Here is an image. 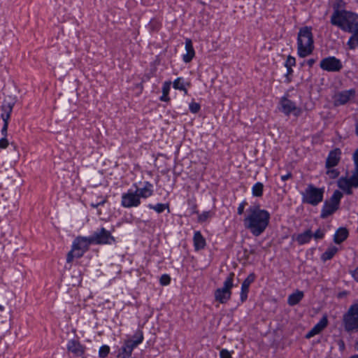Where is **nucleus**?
<instances>
[{
	"label": "nucleus",
	"instance_id": "f257e3e1",
	"mask_svg": "<svg viewBox=\"0 0 358 358\" xmlns=\"http://www.w3.org/2000/svg\"><path fill=\"white\" fill-rule=\"evenodd\" d=\"M331 23L344 31L354 33L348 43L350 49L358 45V15L336 8L331 15Z\"/></svg>",
	"mask_w": 358,
	"mask_h": 358
},
{
	"label": "nucleus",
	"instance_id": "f03ea898",
	"mask_svg": "<svg viewBox=\"0 0 358 358\" xmlns=\"http://www.w3.org/2000/svg\"><path fill=\"white\" fill-rule=\"evenodd\" d=\"M270 213L266 210L261 209L259 205H255L247 210L243 223L245 229L252 234L259 236L268 227Z\"/></svg>",
	"mask_w": 358,
	"mask_h": 358
},
{
	"label": "nucleus",
	"instance_id": "7ed1b4c3",
	"mask_svg": "<svg viewBox=\"0 0 358 358\" xmlns=\"http://www.w3.org/2000/svg\"><path fill=\"white\" fill-rule=\"evenodd\" d=\"M298 55L305 57L310 55L313 50V38L311 28L305 27L300 29L298 38Z\"/></svg>",
	"mask_w": 358,
	"mask_h": 358
},
{
	"label": "nucleus",
	"instance_id": "20e7f679",
	"mask_svg": "<svg viewBox=\"0 0 358 358\" xmlns=\"http://www.w3.org/2000/svg\"><path fill=\"white\" fill-rule=\"evenodd\" d=\"M324 189L315 187L313 185H308L306 189L301 193L302 201L312 206H317L323 199Z\"/></svg>",
	"mask_w": 358,
	"mask_h": 358
},
{
	"label": "nucleus",
	"instance_id": "39448f33",
	"mask_svg": "<svg viewBox=\"0 0 358 358\" xmlns=\"http://www.w3.org/2000/svg\"><path fill=\"white\" fill-rule=\"evenodd\" d=\"M343 196V194L338 191L336 190L331 197L327 200L324 202L323 206L321 217L327 218L329 215H332L335 211H336L339 206L340 200Z\"/></svg>",
	"mask_w": 358,
	"mask_h": 358
},
{
	"label": "nucleus",
	"instance_id": "423d86ee",
	"mask_svg": "<svg viewBox=\"0 0 358 358\" xmlns=\"http://www.w3.org/2000/svg\"><path fill=\"white\" fill-rule=\"evenodd\" d=\"M234 273H231L224 282V287L218 288L215 292V299L221 303H227L231 298V289L233 287Z\"/></svg>",
	"mask_w": 358,
	"mask_h": 358
},
{
	"label": "nucleus",
	"instance_id": "0eeeda50",
	"mask_svg": "<svg viewBox=\"0 0 358 358\" xmlns=\"http://www.w3.org/2000/svg\"><path fill=\"white\" fill-rule=\"evenodd\" d=\"M347 331H358V304L352 305L343 317Z\"/></svg>",
	"mask_w": 358,
	"mask_h": 358
},
{
	"label": "nucleus",
	"instance_id": "6e6552de",
	"mask_svg": "<svg viewBox=\"0 0 358 358\" xmlns=\"http://www.w3.org/2000/svg\"><path fill=\"white\" fill-rule=\"evenodd\" d=\"M356 164V172L350 178H341L338 180V186L348 194H352V187H358V162Z\"/></svg>",
	"mask_w": 358,
	"mask_h": 358
},
{
	"label": "nucleus",
	"instance_id": "1a4fd4ad",
	"mask_svg": "<svg viewBox=\"0 0 358 358\" xmlns=\"http://www.w3.org/2000/svg\"><path fill=\"white\" fill-rule=\"evenodd\" d=\"M320 66L322 69L332 72L339 71L343 67L341 62L334 57L322 59Z\"/></svg>",
	"mask_w": 358,
	"mask_h": 358
},
{
	"label": "nucleus",
	"instance_id": "9d476101",
	"mask_svg": "<svg viewBox=\"0 0 358 358\" xmlns=\"http://www.w3.org/2000/svg\"><path fill=\"white\" fill-rule=\"evenodd\" d=\"M90 238L92 243L96 244H110L115 241V238L110 232L104 228H101L99 231L95 232Z\"/></svg>",
	"mask_w": 358,
	"mask_h": 358
},
{
	"label": "nucleus",
	"instance_id": "9b49d317",
	"mask_svg": "<svg viewBox=\"0 0 358 358\" xmlns=\"http://www.w3.org/2000/svg\"><path fill=\"white\" fill-rule=\"evenodd\" d=\"M282 111L286 115L292 114L295 117H298L301 113V109L296 106L291 100L286 97L282 98L280 101Z\"/></svg>",
	"mask_w": 358,
	"mask_h": 358
},
{
	"label": "nucleus",
	"instance_id": "f8f14e48",
	"mask_svg": "<svg viewBox=\"0 0 358 358\" xmlns=\"http://www.w3.org/2000/svg\"><path fill=\"white\" fill-rule=\"evenodd\" d=\"M140 204V199L136 193L129 192L123 194L122 205L125 208L137 206Z\"/></svg>",
	"mask_w": 358,
	"mask_h": 358
},
{
	"label": "nucleus",
	"instance_id": "ddd939ff",
	"mask_svg": "<svg viewBox=\"0 0 358 358\" xmlns=\"http://www.w3.org/2000/svg\"><path fill=\"white\" fill-rule=\"evenodd\" d=\"M341 151L339 148L331 150L326 160V168L330 169L336 166L340 162Z\"/></svg>",
	"mask_w": 358,
	"mask_h": 358
},
{
	"label": "nucleus",
	"instance_id": "4468645a",
	"mask_svg": "<svg viewBox=\"0 0 358 358\" xmlns=\"http://www.w3.org/2000/svg\"><path fill=\"white\" fill-rule=\"evenodd\" d=\"M355 95L352 90L344 91L334 95V103L335 106L343 105L346 103Z\"/></svg>",
	"mask_w": 358,
	"mask_h": 358
},
{
	"label": "nucleus",
	"instance_id": "2eb2a0df",
	"mask_svg": "<svg viewBox=\"0 0 358 358\" xmlns=\"http://www.w3.org/2000/svg\"><path fill=\"white\" fill-rule=\"evenodd\" d=\"M93 243L91 238L78 237L73 244V248L76 250H83L85 252L88 250L89 245Z\"/></svg>",
	"mask_w": 358,
	"mask_h": 358
},
{
	"label": "nucleus",
	"instance_id": "dca6fc26",
	"mask_svg": "<svg viewBox=\"0 0 358 358\" xmlns=\"http://www.w3.org/2000/svg\"><path fill=\"white\" fill-rule=\"evenodd\" d=\"M143 340V332L140 330L136 331V333L134 335L133 339L128 338L124 341V343L129 348V350L132 352L134 348H135L138 345L142 343Z\"/></svg>",
	"mask_w": 358,
	"mask_h": 358
},
{
	"label": "nucleus",
	"instance_id": "f3484780",
	"mask_svg": "<svg viewBox=\"0 0 358 358\" xmlns=\"http://www.w3.org/2000/svg\"><path fill=\"white\" fill-rule=\"evenodd\" d=\"M327 317H323L320 321L306 335V338H310L320 333L327 325Z\"/></svg>",
	"mask_w": 358,
	"mask_h": 358
},
{
	"label": "nucleus",
	"instance_id": "a211bd4d",
	"mask_svg": "<svg viewBox=\"0 0 358 358\" xmlns=\"http://www.w3.org/2000/svg\"><path fill=\"white\" fill-rule=\"evenodd\" d=\"M185 50L187 53L182 56V59L185 63H189L195 56L192 40L187 38L185 41Z\"/></svg>",
	"mask_w": 358,
	"mask_h": 358
},
{
	"label": "nucleus",
	"instance_id": "6ab92c4d",
	"mask_svg": "<svg viewBox=\"0 0 358 358\" xmlns=\"http://www.w3.org/2000/svg\"><path fill=\"white\" fill-rule=\"evenodd\" d=\"M303 292L296 290L295 292L289 296L287 303L291 306H295L301 301V300L303 298Z\"/></svg>",
	"mask_w": 358,
	"mask_h": 358
},
{
	"label": "nucleus",
	"instance_id": "aec40b11",
	"mask_svg": "<svg viewBox=\"0 0 358 358\" xmlns=\"http://www.w3.org/2000/svg\"><path fill=\"white\" fill-rule=\"evenodd\" d=\"M194 245L196 250H199L206 246V240L200 231H196L194 235Z\"/></svg>",
	"mask_w": 358,
	"mask_h": 358
},
{
	"label": "nucleus",
	"instance_id": "412c9836",
	"mask_svg": "<svg viewBox=\"0 0 358 358\" xmlns=\"http://www.w3.org/2000/svg\"><path fill=\"white\" fill-rule=\"evenodd\" d=\"M348 236V231L346 228L341 227L339 228L334 237V241L336 243L339 244L344 241Z\"/></svg>",
	"mask_w": 358,
	"mask_h": 358
},
{
	"label": "nucleus",
	"instance_id": "4be33fe9",
	"mask_svg": "<svg viewBox=\"0 0 358 358\" xmlns=\"http://www.w3.org/2000/svg\"><path fill=\"white\" fill-rule=\"evenodd\" d=\"M313 237V233L311 230L308 229L302 234H299L296 240L299 243V245H303L306 243H308L311 238Z\"/></svg>",
	"mask_w": 358,
	"mask_h": 358
},
{
	"label": "nucleus",
	"instance_id": "5701e85b",
	"mask_svg": "<svg viewBox=\"0 0 358 358\" xmlns=\"http://www.w3.org/2000/svg\"><path fill=\"white\" fill-rule=\"evenodd\" d=\"M69 351L77 355H81L83 353V348L82 345L76 341H71L69 342L68 347Z\"/></svg>",
	"mask_w": 358,
	"mask_h": 358
},
{
	"label": "nucleus",
	"instance_id": "b1692460",
	"mask_svg": "<svg viewBox=\"0 0 358 358\" xmlns=\"http://www.w3.org/2000/svg\"><path fill=\"white\" fill-rule=\"evenodd\" d=\"M151 186L152 185L150 183L147 182V185L144 188L137 189L135 193L138 195L139 199L140 197L147 198L152 194V190L150 188Z\"/></svg>",
	"mask_w": 358,
	"mask_h": 358
},
{
	"label": "nucleus",
	"instance_id": "393cba45",
	"mask_svg": "<svg viewBox=\"0 0 358 358\" xmlns=\"http://www.w3.org/2000/svg\"><path fill=\"white\" fill-rule=\"evenodd\" d=\"M13 106L14 102H10L8 103L7 105L2 106V110L3 111V113L1 115V117L3 120H6V121H8L10 117V113L12 112Z\"/></svg>",
	"mask_w": 358,
	"mask_h": 358
},
{
	"label": "nucleus",
	"instance_id": "a878e982",
	"mask_svg": "<svg viewBox=\"0 0 358 358\" xmlns=\"http://www.w3.org/2000/svg\"><path fill=\"white\" fill-rule=\"evenodd\" d=\"M171 81H166L164 83L162 87V96L160 97V100L162 101L168 102L170 100V98L169 97V92L171 88Z\"/></svg>",
	"mask_w": 358,
	"mask_h": 358
},
{
	"label": "nucleus",
	"instance_id": "bb28decb",
	"mask_svg": "<svg viewBox=\"0 0 358 358\" xmlns=\"http://www.w3.org/2000/svg\"><path fill=\"white\" fill-rule=\"evenodd\" d=\"M338 249L336 246H331L322 255V259L327 261L331 259L335 254L338 252Z\"/></svg>",
	"mask_w": 358,
	"mask_h": 358
},
{
	"label": "nucleus",
	"instance_id": "cd10ccee",
	"mask_svg": "<svg viewBox=\"0 0 358 358\" xmlns=\"http://www.w3.org/2000/svg\"><path fill=\"white\" fill-rule=\"evenodd\" d=\"M264 185L262 182H257L252 189V194L255 196H262L263 194Z\"/></svg>",
	"mask_w": 358,
	"mask_h": 358
},
{
	"label": "nucleus",
	"instance_id": "c85d7f7f",
	"mask_svg": "<svg viewBox=\"0 0 358 358\" xmlns=\"http://www.w3.org/2000/svg\"><path fill=\"white\" fill-rule=\"evenodd\" d=\"M131 352L129 348L124 343L123 346L121 348L117 357L129 358L131 355Z\"/></svg>",
	"mask_w": 358,
	"mask_h": 358
},
{
	"label": "nucleus",
	"instance_id": "c756f323",
	"mask_svg": "<svg viewBox=\"0 0 358 358\" xmlns=\"http://www.w3.org/2000/svg\"><path fill=\"white\" fill-rule=\"evenodd\" d=\"M255 275L254 273H250L247 278L243 282L241 289L248 291L250 284L255 280Z\"/></svg>",
	"mask_w": 358,
	"mask_h": 358
},
{
	"label": "nucleus",
	"instance_id": "7c9ffc66",
	"mask_svg": "<svg viewBox=\"0 0 358 358\" xmlns=\"http://www.w3.org/2000/svg\"><path fill=\"white\" fill-rule=\"evenodd\" d=\"M150 208L154 209L158 213L163 212L165 209H167L169 212V204L158 203L156 206L150 205Z\"/></svg>",
	"mask_w": 358,
	"mask_h": 358
},
{
	"label": "nucleus",
	"instance_id": "2f4dec72",
	"mask_svg": "<svg viewBox=\"0 0 358 358\" xmlns=\"http://www.w3.org/2000/svg\"><path fill=\"white\" fill-rule=\"evenodd\" d=\"M110 352L109 346L104 345H102L99 350V357L100 358H106Z\"/></svg>",
	"mask_w": 358,
	"mask_h": 358
},
{
	"label": "nucleus",
	"instance_id": "473e14b6",
	"mask_svg": "<svg viewBox=\"0 0 358 358\" xmlns=\"http://www.w3.org/2000/svg\"><path fill=\"white\" fill-rule=\"evenodd\" d=\"M201 106L199 103L196 102H192L189 104V110L193 113H196L200 110Z\"/></svg>",
	"mask_w": 358,
	"mask_h": 358
},
{
	"label": "nucleus",
	"instance_id": "72a5a7b5",
	"mask_svg": "<svg viewBox=\"0 0 358 358\" xmlns=\"http://www.w3.org/2000/svg\"><path fill=\"white\" fill-rule=\"evenodd\" d=\"M327 174L329 176L330 178H336L338 176L339 172L336 169H327Z\"/></svg>",
	"mask_w": 358,
	"mask_h": 358
},
{
	"label": "nucleus",
	"instance_id": "f704fd0d",
	"mask_svg": "<svg viewBox=\"0 0 358 358\" xmlns=\"http://www.w3.org/2000/svg\"><path fill=\"white\" fill-rule=\"evenodd\" d=\"M182 78H178L176 79L173 83V88L176 90H180L182 89V86L184 85L183 83H181Z\"/></svg>",
	"mask_w": 358,
	"mask_h": 358
},
{
	"label": "nucleus",
	"instance_id": "c9c22d12",
	"mask_svg": "<svg viewBox=\"0 0 358 358\" xmlns=\"http://www.w3.org/2000/svg\"><path fill=\"white\" fill-rule=\"evenodd\" d=\"M171 278L169 275L164 274L160 278V283L162 285H167L170 283Z\"/></svg>",
	"mask_w": 358,
	"mask_h": 358
},
{
	"label": "nucleus",
	"instance_id": "e433bc0d",
	"mask_svg": "<svg viewBox=\"0 0 358 358\" xmlns=\"http://www.w3.org/2000/svg\"><path fill=\"white\" fill-rule=\"evenodd\" d=\"M210 217V212H203L202 214H201L198 217V221L199 222H205L208 217Z\"/></svg>",
	"mask_w": 358,
	"mask_h": 358
},
{
	"label": "nucleus",
	"instance_id": "4c0bfd02",
	"mask_svg": "<svg viewBox=\"0 0 358 358\" xmlns=\"http://www.w3.org/2000/svg\"><path fill=\"white\" fill-rule=\"evenodd\" d=\"M295 65V58L288 56L287 61L285 62V66L287 69H289V67H292V66Z\"/></svg>",
	"mask_w": 358,
	"mask_h": 358
},
{
	"label": "nucleus",
	"instance_id": "58836bf2",
	"mask_svg": "<svg viewBox=\"0 0 358 358\" xmlns=\"http://www.w3.org/2000/svg\"><path fill=\"white\" fill-rule=\"evenodd\" d=\"M9 143L8 139L6 137L2 138L0 139V148L5 149L8 147Z\"/></svg>",
	"mask_w": 358,
	"mask_h": 358
},
{
	"label": "nucleus",
	"instance_id": "ea45409f",
	"mask_svg": "<svg viewBox=\"0 0 358 358\" xmlns=\"http://www.w3.org/2000/svg\"><path fill=\"white\" fill-rule=\"evenodd\" d=\"M220 358H231V353L225 349L220 351Z\"/></svg>",
	"mask_w": 358,
	"mask_h": 358
},
{
	"label": "nucleus",
	"instance_id": "a19ab883",
	"mask_svg": "<svg viewBox=\"0 0 358 358\" xmlns=\"http://www.w3.org/2000/svg\"><path fill=\"white\" fill-rule=\"evenodd\" d=\"M313 236H314L315 239L322 238L324 236V231L319 229L315 231L314 234H313Z\"/></svg>",
	"mask_w": 358,
	"mask_h": 358
},
{
	"label": "nucleus",
	"instance_id": "79ce46f5",
	"mask_svg": "<svg viewBox=\"0 0 358 358\" xmlns=\"http://www.w3.org/2000/svg\"><path fill=\"white\" fill-rule=\"evenodd\" d=\"M74 252H76V250H74L73 248L72 247V250L67 255V259H66L67 262H69V263L73 261V258L76 257L75 255L73 253Z\"/></svg>",
	"mask_w": 358,
	"mask_h": 358
},
{
	"label": "nucleus",
	"instance_id": "37998d69",
	"mask_svg": "<svg viewBox=\"0 0 358 358\" xmlns=\"http://www.w3.org/2000/svg\"><path fill=\"white\" fill-rule=\"evenodd\" d=\"M3 126L1 130L2 134L6 137L7 136V129H8V121H6V120H3Z\"/></svg>",
	"mask_w": 358,
	"mask_h": 358
},
{
	"label": "nucleus",
	"instance_id": "c03bdc74",
	"mask_svg": "<svg viewBox=\"0 0 358 358\" xmlns=\"http://www.w3.org/2000/svg\"><path fill=\"white\" fill-rule=\"evenodd\" d=\"M248 292V291H247L246 289H241V300L242 302L245 301L247 299Z\"/></svg>",
	"mask_w": 358,
	"mask_h": 358
},
{
	"label": "nucleus",
	"instance_id": "a18cd8bd",
	"mask_svg": "<svg viewBox=\"0 0 358 358\" xmlns=\"http://www.w3.org/2000/svg\"><path fill=\"white\" fill-rule=\"evenodd\" d=\"M244 208H245V202L241 203L239 205L238 208V213L239 215H241V214H243V213Z\"/></svg>",
	"mask_w": 358,
	"mask_h": 358
},
{
	"label": "nucleus",
	"instance_id": "49530a36",
	"mask_svg": "<svg viewBox=\"0 0 358 358\" xmlns=\"http://www.w3.org/2000/svg\"><path fill=\"white\" fill-rule=\"evenodd\" d=\"M352 275L355 280L358 282V266L353 271H352Z\"/></svg>",
	"mask_w": 358,
	"mask_h": 358
},
{
	"label": "nucleus",
	"instance_id": "de8ad7c7",
	"mask_svg": "<svg viewBox=\"0 0 358 358\" xmlns=\"http://www.w3.org/2000/svg\"><path fill=\"white\" fill-rule=\"evenodd\" d=\"M292 178V174L289 172L286 175L281 176V180L285 181L286 180L290 179Z\"/></svg>",
	"mask_w": 358,
	"mask_h": 358
},
{
	"label": "nucleus",
	"instance_id": "09e8293b",
	"mask_svg": "<svg viewBox=\"0 0 358 358\" xmlns=\"http://www.w3.org/2000/svg\"><path fill=\"white\" fill-rule=\"evenodd\" d=\"M84 252H83V250H76V252H74L73 253L76 257H80L83 256Z\"/></svg>",
	"mask_w": 358,
	"mask_h": 358
},
{
	"label": "nucleus",
	"instance_id": "8fccbe9b",
	"mask_svg": "<svg viewBox=\"0 0 358 358\" xmlns=\"http://www.w3.org/2000/svg\"><path fill=\"white\" fill-rule=\"evenodd\" d=\"M338 345L341 348V349L343 350H344L345 348V344H344V342L342 341V340H339L338 341Z\"/></svg>",
	"mask_w": 358,
	"mask_h": 358
},
{
	"label": "nucleus",
	"instance_id": "3c124183",
	"mask_svg": "<svg viewBox=\"0 0 358 358\" xmlns=\"http://www.w3.org/2000/svg\"><path fill=\"white\" fill-rule=\"evenodd\" d=\"M106 200H103L101 202H100V203H96V204L92 203V206L93 208H97L99 205H101V204L105 203V202H106Z\"/></svg>",
	"mask_w": 358,
	"mask_h": 358
},
{
	"label": "nucleus",
	"instance_id": "603ef678",
	"mask_svg": "<svg viewBox=\"0 0 358 358\" xmlns=\"http://www.w3.org/2000/svg\"><path fill=\"white\" fill-rule=\"evenodd\" d=\"M315 62V60L314 59H310L308 60L307 63L309 65V66H312L313 64Z\"/></svg>",
	"mask_w": 358,
	"mask_h": 358
},
{
	"label": "nucleus",
	"instance_id": "864d4df0",
	"mask_svg": "<svg viewBox=\"0 0 358 358\" xmlns=\"http://www.w3.org/2000/svg\"><path fill=\"white\" fill-rule=\"evenodd\" d=\"M354 159H355V163H357L358 162V149L356 150V152L354 154Z\"/></svg>",
	"mask_w": 358,
	"mask_h": 358
},
{
	"label": "nucleus",
	"instance_id": "5fc2aeb1",
	"mask_svg": "<svg viewBox=\"0 0 358 358\" xmlns=\"http://www.w3.org/2000/svg\"><path fill=\"white\" fill-rule=\"evenodd\" d=\"M346 294H347V293L345 292H342L338 293V297L342 298V297L346 296Z\"/></svg>",
	"mask_w": 358,
	"mask_h": 358
},
{
	"label": "nucleus",
	"instance_id": "6e6d98bb",
	"mask_svg": "<svg viewBox=\"0 0 358 358\" xmlns=\"http://www.w3.org/2000/svg\"><path fill=\"white\" fill-rule=\"evenodd\" d=\"M180 90L183 91L185 94H187V90L185 88V85L182 86V89Z\"/></svg>",
	"mask_w": 358,
	"mask_h": 358
},
{
	"label": "nucleus",
	"instance_id": "4d7b16f0",
	"mask_svg": "<svg viewBox=\"0 0 358 358\" xmlns=\"http://www.w3.org/2000/svg\"><path fill=\"white\" fill-rule=\"evenodd\" d=\"M355 131H356V134L358 136V120L356 122Z\"/></svg>",
	"mask_w": 358,
	"mask_h": 358
},
{
	"label": "nucleus",
	"instance_id": "13d9d810",
	"mask_svg": "<svg viewBox=\"0 0 358 358\" xmlns=\"http://www.w3.org/2000/svg\"><path fill=\"white\" fill-rule=\"evenodd\" d=\"M292 72V67H289V69H287V75L291 73Z\"/></svg>",
	"mask_w": 358,
	"mask_h": 358
},
{
	"label": "nucleus",
	"instance_id": "bf43d9fd",
	"mask_svg": "<svg viewBox=\"0 0 358 358\" xmlns=\"http://www.w3.org/2000/svg\"><path fill=\"white\" fill-rule=\"evenodd\" d=\"M350 358H358V355H352Z\"/></svg>",
	"mask_w": 358,
	"mask_h": 358
},
{
	"label": "nucleus",
	"instance_id": "052dcab7",
	"mask_svg": "<svg viewBox=\"0 0 358 358\" xmlns=\"http://www.w3.org/2000/svg\"><path fill=\"white\" fill-rule=\"evenodd\" d=\"M355 348L358 350V341L355 343Z\"/></svg>",
	"mask_w": 358,
	"mask_h": 358
},
{
	"label": "nucleus",
	"instance_id": "680f3d73",
	"mask_svg": "<svg viewBox=\"0 0 358 358\" xmlns=\"http://www.w3.org/2000/svg\"><path fill=\"white\" fill-rule=\"evenodd\" d=\"M2 310H3V307L0 305V311H2Z\"/></svg>",
	"mask_w": 358,
	"mask_h": 358
},
{
	"label": "nucleus",
	"instance_id": "e2e57ef3",
	"mask_svg": "<svg viewBox=\"0 0 358 358\" xmlns=\"http://www.w3.org/2000/svg\"><path fill=\"white\" fill-rule=\"evenodd\" d=\"M117 358H123V357H117Z\"/></svg>",
	"mask_w": 358,
	"mask_h": 358
}]
</instances>
